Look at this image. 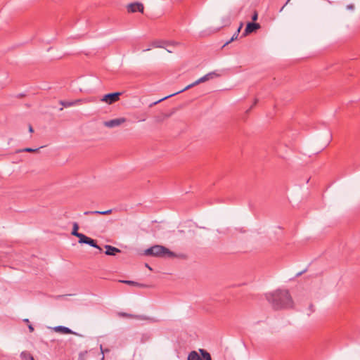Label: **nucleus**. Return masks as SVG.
<instances>
[{
	"label": "nucleus",
	"mask_w": 360,
	"mask_h": 360,
	"mask_svg": "<svg viewBox=\"0 0 360 360\" xmlns=\"http://www.w3.org/2000/svg\"><path fill=\"white\" fill-rule=\"evenodd\" d=\"M269 303L275 309L291 308L293 306L292 297L287 290H276L266 294Z\"/></svg>",
	"instance_id": "nucleus-1"
},
{
	"label": "nucleus",
	"mask_w": 360,
	"mask_h": 360,
	"mask_svg": "<svg viewBox=\"0 0 360 360\" xmlns=\"http://www.w3.org/2000/svg\"><path fill=\"white\" fill-rule=\"evenodd\" d=\"M144 255L147 256L151 255L160 257H174L175 256V254L171 252L168 248L159 245H156L146 249L144 251Z\"/></svg>",
	"instance_id": "nucleus-2"
},
{
	"label": "nucleus",
	"mask_w": 360,
	"mask_h": 360,
	"mask_svg": "<svg viewBox=\"0 0 360 360\" xmlns=\"http://www.w3.org/2000/svg\"><path fill=\"white\" fill-rule=\"evenodd\" d=\"M218 76H219V75L217 74L214 72H209L207 75H205L203 77H202L200 79H198V80H196L195 82H194L193 83L186 86L184 89L179 91H177L176 93H174V94H172L171 95H169V96H166V97L159 100L158 101L155 102V103H158V102H160V101H161L162 100H165V99H166V98H167L169 97H171L172 96H174L176 94L181 93V92H183V91H184L186 90H188V89H191V88H192V87H193V86H196V85H198V84H199L200 83L205 82H206V81H207V80H209L210 79H212L214 77H218Z\"/></svg>",
	"instance_id": "nucleus-3"
},
{
	"label": "nucleus",
	"mask_w": 360,
	"mask_h": 360,
	"mask_svg": "<svg viewBox=\"0 0 360 360\" xmlns=\"http://www.w3.org/2000/svg\"><path fill=\"white\" fill-rule=\"evenodd\" d=\"M198 352L201 356L196 351H191L188 355L187 360H212L210 354L203 349H199Z\"/></svg>",
	"instance_id": "nucleus-4"
},
{
	"label": "nucleus",
	"mask_w": 360,
	"mask_h": 360,
	"mask_svg": "<svg viewBox=\"0 0 360 360\" xmlns=\"http://www.w3.org/2000/svg\"><path fill=\"white\" fill-rule=\"evenodd\" d=\"M121 94V92H114L108 94L104 95L103 98L101 99V101L108 104H112L120 99V96Z\"/></svg>",
	"instance_id": "nucleus-5"
},
{
	"label": "nucleus",
	"mask_w": 360,
	"mask_h": 360,
	"mask_svg": "<svg viewBox=\"0 0 360 360\" xmlns=\"http://www.w3.org/2000/svg\"><path fill=\"white\" fill-rule=\"evenodd\" d=\"M126 120H127L124 117L116 118L108 121H105L103 122V125L108 128H114L124 123Z\"/></svg>",
	"instance_id": "nucleus-6"
},
{
	"label": "nucleus",
	"mask_w": 360,
	"mask_h": 360,
	"mask_svg": "<svg viewBox=\"0 0 360 360\" xmlns=\"http://www.w3.org/2000/svg\"><path fill=\"white\" fill-rule=\"evenodd\" d=\"M89 99H77L72 101H60V103L65 108H69L77 105H81L90 102Z\"/></svg>",
	"instance_id": "nucleus-7"
},
{
	"label": "nucleus",
	"mask_w": 360,
	"mask_h": 360,
	"mask_svg": "<svg viewBox=\"0 0 360 360\" xmlns=\"http://www.w3.org/2000/svg\"><path fill=\"white\" fill-rule=\"evenodd\" d=\"M144 7L141 3L135 2L131 3L127 6V11L129 13H135L139 11L141 13H143Z\"/></svg>",
	"instance_id": "nucleus-8"
},
{
	"label": "nucleus",
	"mask_w": 360,
	"mask_h": 360,
	"mask_svg": "<svg viewBox=\"0 0 360 360\" xmlns=\"http://www.w3.org/2000/svg\"><path fill=\"white\" fill-rule=\"evenodd\" d=\"M259 28H260V25L259 23L248 22L246 25V27L245 29V31H244V33L243 34V35L246 36L248 34H250Z\"/></svg>",
	"instance_id": "nucleus-9"
},
{
	"label": "nucleus",
	"mask_w": 360,
	"mask_h": 360,
	"mask_svg": "<svg viewBox=\"0 0 360 360\" xmlns=\"http://www.w3.org/2000/svg\"><path fill=\"white\" fill-rule=\"evenodd\" d=\"M118 316L120 317H126L129 319H135L138 320H147L148 319V317L143 316V315H135L131 314H127L124 312H120L118 313Z\"/></svg>",
	"instance_id": "nucleus-10"
},
{
	"label": "nucleus",
	"mask_w": 360,
	"mask_h": 360,
	"mask_svg": "<svg viewBox=\"0 0 360 360\" xmlns=\"http://www.w3.org/2000/svg\"><path fill=\"white\" fill-rule=\"evenodd\" d=\"M105 248L106 249L105 253V255H112V256H114L118 252H120L121 250L115 247H113V246H111V245H105Z\"/></svg>",
	"instance_id": "nucleus-11"
},
{
	"label": "nucleus",
	"mask_w": 360,
	"mask_h": 360,
	"mask_svg": "<svg viewBox=\"0 0 360 360\" xmlns=\"http://www.w3.org/2000/svg\"><path fill=\"white\" fill-rule=\"evenodd\" d=\"M53 330L56 331V332H59V333H64V334H72L73 333V332L72 331V330L68 327H65V326H56L54 327Z\"/></svg>",
	"instance_id": "nucleus-12"
},
{
	"label": "nucleus",
	"mask_w": 360,
	"mask_h": 360,
	"mask_svg": "<svg viewBox=\"0 0 360 360\" xmlns=\"http://www.w3.org/2000/svg\"><path fill=\"white\" fill-rule=\"evenodd\" d=\"M170 43L165 41H154L151 43V46L153 48H165V46H168Z\"/></svg>",
	"instance_id": "nucleus-13"
},
{
	"label": "nucleus",
	"mask_w": 360,
	"mask_h": 360,
	"mask_svg": "<svg viewBox=\"0 0 360 360\" xmlns=\"http://www.w3.org/2000/svg\"><path fill=\"white\" fill-rule=\"evenodd\" d=\"M84 243L87 244L91 247H94L96 249H98L100 251L102 250L101 248L96 244V241L89 237L86 238Z\"/></svg>",
	"instance_id": "nucleus-14"
},
{
	"label": "nucleus",
	"mask_w": 360,
	"mask_h": 360,
	"mask_svg": "<svg viewBox=\"0 0 360 360\" xmlns=\"http://www.w3.org/2000/svg\"><path fill=\"white\" fill-rule=\"evenodd\" d=\"M120 282L127 284V285L139 287V288L146 287V285L144 284L139 283H137V282H135L133 281L123 280V281H120Z\"/></svg>",
	"instance_id": "nucleus-15"
},
{
	"label": "nucleus",
	"mask_w": 360,
	"mask_h": 360,
	"mask_svg": "<svg viewBox=\"0 0 360 360\" xmlns=\"http://www.w3.org/2000/svg\"><path fill=\"white\" fill-rule=\"evenodd\" d=\"M242 27H243V24L241 23L240 25L239 26V27L238 28V30H236V32L234 33V34L232 36V37L228 41L226 42L224 46L230 44L233 41H234V40L238 39V37L239 35V33L240 32V30H241Z\"/></svg>",
	"instance_id": "nucleus-16"
},
{
	"label": "nucleus",
	"mask_w": 360,
	"mask_h": 360,
	"mask_svg": "<svg viewBox=\"0 0 360 360\" xmlns=\"http://www.w3.org/2000/svg\"><path fill=\"white\" fill-rule=\"evenodd\" d=\"M20 358L22 360H32L34 357L32 355L27 351H23L20 353Z\"/></svg>",
	"instance_id": "nucleus-17"
},
{
	"label": "nucleus",
	"mask_w": 360,
	"mask_h": 360,
	"mask_svg": "<svg viewBox=\"0 0 360 360\" xmlns=\"http://www.w3.org/2000/svg\"><path fill=\"white\" fill-rule=\"evenodd\" d=\"M79 225L77 222L73 223L72 234L75 236H77L79 233L78 232Z\"/></svg>",
	"instance_id": "nucleus-18"
},
{
	"label": "nucleus",
	"mask_w": 360,
	"mask_h": 360,
	"mask_svg": "<svg viewBox=\"0 0 360 360\" xmlns=\"http://www.w3.org/2000/svg\"><path fill=\"white\" fill-rule=\"evenodd\" d=\"M76 237H77L79 238V243H84L85 241H86V239L87 238L86 236H85L84 234L81 233L77 234V236H76Z\"/></svg>",
	"instance_id": "nucleus-19"
},
{
	"label": "nucleus",
	"mask_w": 360,
	"mask_h": 360,
	"mask_svg": "<svg viewBox=\"0 0 360 360\" xmlns=\"http://www.w3.org/2000/svg\"><path fill=\"white\" fill-rule=\"evenodd\" d=\"M37 150H38V148L33 149L32 148H25L22 149L21 151L31 153V152H35Z\"/></svg>",
	"instance_id": "nucleus-20"
},
{
	"label": "nucleus",
	"mask_w": 360,
	"mask_h": 360,
	"mask_svg": "<svg viewBox=\"0 0 360 360\" xmlns=\"http://www.w3.org/2000/svg\"><path fill=\"white\" fill-rule=\"evenodd\" d=\"M258 18V13L256 11H254L253 15L252 16V20L253 21H256Z\"/></svg>",
	"instance_id": "nucleus-21"
},
{
	"label": "nucleus",
	"mask_w": 360,
	"mask_h": 360,
	"mask_svg": "<svg viewBox=\"0 0 360 360\" xmlns=\"http://www.w3.org/2000/svg\"><path fill=\"white\" fill-rule=\"evenodd\" d=\"M110 213H112V210H108L105 211H102V212H101V214L105 215V214H109Z\"/></svg>",
	"instance_id": "nucleus-22"
},
{
	"label": "nucleus",
	"mask_w": 360,
	"mask_h": 360,
	"mask_svg": "<svg viewBox=\"0 0 360 360\" xmlns=\"http://www.w3.org/2000/svg\"><path fill=\"white\" fill-rule=\"evenodd\" d=\"M86 354V352L81 353V354H79V356L78 360H85V359H84V356H85V354Z\"/></svg>",
	"instance_id": "nucleus-23"
},
{
	"label": "nucleus",
	"mask_w": 360,
	"mask_h": 360,
	"mask_svg": "<svg viewBox=\"0 0 360 360\" xmlns=\"http://www.w3.org/2000/svg\"><path fill=\"white\" fill-rule=\"evenodd\" d=\"M84 214H85V215L93 214V211H86V212H84Z\"/></svg>",
	"instance_id": "nucleus-24"
},
{
	"label": "nucleus",
	"mask_w": 360,
	"mask_h": 360,
	"mask_svg": "<svg viewBox=\"0 0 360 360\" xmlns=\"http://www.w3.org/2000/svg\"><path fill=\"white\" fill-rule=\"evenodd\" d=\"M290 0H288V1H286L285 4V5H284L281 8L280 12H281V11L283 10L284 7H285V6L288 3H290Z\"/></svg>",
	"instance_id": "nucleus-25"
},
{
	"label": "nucleus",
	"mask_w": 360,
	"mask_h": 360,
	"mask_svg": "<svg viewBox=\"0 0 360 360\" xmlns=\"http://www.w3.org/2000/svg\"><path fill=\"white\" fill-rule=\"evenodd\" d=\"M102 211H93V214H101Z\"/></svg>",
	"instance_id": "nucleus-26"
},
{
	"label": "nucleus",
	"mask_w": 360,
	"mask_h": 360,
	"mask_svg": "<svg viewBox=\"0 0 360 360\" xmlns=\"http://www.w3.org/2000/svg\"><path fill=\"white\" fill-rule=\"evenodd\" d=\"M28 328H29V330H30V332H32L34 330V328H33V326L32 325H30L28 326Z\"/></svg>",
	"instance_id": "nucleus-27"
},
{
	"label": "nucleus",
	"mask_w": 360,
	"mask_h": 360,
	"mask_svg": "<svg viewBox=\"0 0 360 360\" xmlns=\"http://www.w3.org/2000/svg\"><path fill=\"white\" fill-rule=\"evenodd\" d=\"M309 309H310L311 312H313L314 311V306L312 304L310 305Z\"/></svg>",
	"instance_id": "nucleus-28"
},
{
	"label": "nucleus",
	"mask_w": 360,
	"mask_h": 360,
	"mask_svg": "<svg viewBox=\"0 0 360 360\" xmlns=\"http://www.w3.org/2000/svg\"><path fill=\"white\" fill-rule=\"evenodd\" d=\"M353 8H354L353 5H348L347 6V8L348 9H353Z\"/></svg>",
	"instance_id": "nucleus-29"
},
{
	"label": "nucleus",
	"mask_w": 360,
	"mask_h": 360,
	"mask_svg": "<svg viewBox=\"0 0 360 360\" xmlns=\"http://www.w3.org/2000/svg\"><path fill=\"white\" fill-rule=\"evenodd\" d=\"M29 131H30V132H32V131H33V129H32V127L31 126H30Z\"/></svg>",
	"instance_id": "nucleus-30"
},
{
	"label": "nucleus",
	"mask_w": 360,
	"mask_h": 360,
	"mask_svg": "<svg viewBox=\"0 0 360 360\" xmlns=\"http://www.w3.org/2000/svg\"><path fill=\"white\" fill-rule=\"evenodd\" d=\"M150 48H148V49H144L143 51H150Z\"/></svg>",
	"instance_id": "nucleus-31"
},
{
	"label": "nucleus",
	"mask_w": 360,
	"mask_h": 360,
	"mask_svg": "<svg viewBox=\"0 0 360 360\" xmlns=\"http://www.w3.org/2000/svg\"><path fill=\"white\" fill-rule=\"evenodd\" d=\"M167 51L169 53H172V52H173V51H172V50H170V49H167Z\"/></svg>",
	"instance_id": "nucleus-32"
},
{
	"label": "nucleus",
	"mask_w": 360,
	"mask_h": 360,
	"mask_svg": "<svg viewBox=\"0 0 360 360\" xmlns=\"http://www.w3.org/2000/svg\"><path fill=\"white\" fill-rule=\"evenodd\" d=\"M146 268H148L150 270H151V268L148 266V264H146Z\"/></svg>",
	"instance_id": "nucleus-33"
},
{
	"label": "nucleus",
	"mask_w": 360,
	"mask_h": 360,
	"mask_svg": "<svg viewBox=\"0 0 360 360\" xmlns=\"http://www.w3.org/2000/svg\"><path fill=\"white\" fill-rule=\"evenodd\" d=\"M148 338H149V337H148V336H147V335H146V337H144V339H145L146 340H148Z\"/></svg>",
	"instance_id": "nucleus-34"
},
{
	"label": "nucleus",
	"mask_w": 360,
	"mask_h": 360,
	"mask_svg": "<svg viewBox=\"0 0 360 360\" xmlns=\"http://www.w3.org/2000/svg\"><path fill=\"white\" fill-rule=\"evenodd\" d=\"M148 338H149V337H148V336H147V335H146V337H144V339H145L146 340H148Z\"/></svg>",
	"instance_id": "nucleus-35"
},
{
	"label": "nucleus",
	"mask_w": 360,
	"mask_h": 360,
	"mask_svg": "<svg viewBox=\"0 0 360 360\" xmlns=\"http://www.w3.org/2000/svg\"><path fill=\"white\" fill-rule=\"evenodd\" d=\"M257 100L256 99V100L255 101L254 105H255V104L257 103Z\"/></svg>",
	"instance_id": "nucleus-36"
},
{
	"label": "nucleus",
	"mask_w": 360,
	"mask_h": 360,
	"mask_svg": "<svg viewBox=\"0 0 360 360\" xmlns=\"http://www.w3.org/2000/svg\"><path fill=\"white\" fill-rule=\"evenodd\" d=\"M25 321L28 322L29 321H28V319H25Z\"/></svg>",
	"instance_id": "nucleus-37"
},
{
	"label": "nucleus",
	"mask_w": 360,
	"mask_h": 360,
	"mask_svg": "<svg viewBox=\"0 0 360 360\" xmlns=\"http://www.w3.org/2000/svg\"><path fill=\"white\" fill-rule=\"evenodd\" d=\"M32 360H34V359H32Z\"/></svg>",
	"instance_id": "nucleus-38"
}]
</instances>
